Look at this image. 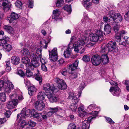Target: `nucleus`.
<instances>
[{
    "mask_svg": "<svg viewBox=\"0 0 129 129\" xmlns=\"http://www.w3.org/2000/svg\"><path fill=\"white\" fill-rule=\"evenodd\" d=\"M84 83H82L79 87L78 89L80 90L78 93V94L76 96L75 95L73 92L70 93L69 98L70 99H72V101L73 102L70 106V108L73 112H75L77 109V103L78 102L80 99L79 98L81 96V91L84 88L83 86Z\"/></svg>",
    "mask_w": 129,
    "mask_h": 129,
    "instance_id": "1",
    "label": "nucleus"
},
{
    "mask_svg": "<svg viewBox=\"0 0 129 129\" xmlns=\"http://www.w3.org/2000/svg\"><path fill=\"white\" fill-rule=\"evenodd\" d=\"M103 32L101 30H97L95 34H91L90 35V39L94 42H97L98 40L101 41L103 39Z\"/></svg>",
    "mask_w": 129,
    "mask_h": 129,
    "instance_id": "2",
    "label": "nucleus"
},
{
    "mask_svg": "<svg viewBox=\"0 0 129 129\" xmlns=\"http://www.w3.org/2000/svg\"><path fill=\"white\" fill-rule=\"evenodd\" d=\"M107 16L108 17L112 18L113 21L116 23L121 22L123 19L120 13H115L113 11L109 12L107 14Z\"/></svg>",
    "mask_w": 129,
    "mask_h": 129,
    "instance_id": "3",
    "label": "nucleus"
},
{
    "mask_svg": "<svg viewBox=\"0 0 129 129\" xmlns=\"http://www.w3.org/2000/svg\"><path fill=\"white\" fill-rule=\"evenodd\" d=\"M43 90L45 91L46 94H49L52 92H57L59 89L55 87L53 85H50L49 83L44 84L43 86Z\"/></svg>",
    "mask_w": 129,
    "mask_h": 129,
    "instance_id": "4",
    "label": "nucleus"
},
{
    "mask_svg": "<svg viewBox=\"0 0 129 129\" xmlns=\"http://www.w3.org/2000/svg\"><path fill=\"white\" fill-rule=\"evenodd\" d=\"M49 58L53 61H56L58 59V54L57 52V49L55 48L51 51H49Z\"/></svg>",
    "mask_w": 129,
    "mask_h": 129,
    "instance_id": "5",
    "label": "nucleus"
},
{
    "mask_svg": "<svg viewBox=\"0 0 129 129\" xmlns=\"http://www.w3.org/2000/svg\"><path fill=\"white\" fill-rule=\"evenodd\" d=\"M55 81L57 84L58 86L56 88L61 90H64L66 89L67 86L64 81L61 79L57 78L55 79Z\"/></svg>",
    "mask_w": 129,
    "mask_h": 129,
    "instance_id": "6",
    "label": "nucleus"
},
{
    "mask_svg": "<svg viewBox=\"0 0 129 129\" xmlns=\"http://www.w3.org/2000/svg\"><path fill=\"white\" fill-rule=\"evenodd\" d=\"M30 57L32 60L31 62V64L36 67H38L39 65V63L38 62L39 58L37 55H35L34 53L32 51L30 55Z\"/></svg>",
    "mask_w": 129,
    "mask_h": 129,
    "instance_id": "7",
    "label": "nucleus"
},
{
    "mask_svg": "<svg viewBox=\"0 0 129 129\" xmlns=\"http://www.w3.org/2000/svg\"><path fill=\"white\" fill-rule=\"evenodd\" d=\"M26 110L25 108L22 109L21 112V115L20 118L25 117L26 116L28 117L32 116V115L34 112V109L31 110L30 109H28L25 111Z\"/></svg>",
    "mask_w": 129,
    "mask_h": 129,
    "instance_id": "8",
    "label": "nucleus"
},
{
    "mask_svg": "<svg viewBox=\"0 0 129 129\" xmlns=\"http://www.w3.org/2000/svg\"><path fill=\"white\" fill-rule=\"evenodd\" d=\"M109 91L114 96H120L121 93V90L118 86L111 87Z\"/></svg>",
    "mask_w": 129,
    "mask_h": 129,
    "instance_id": "9",
    "label": "nucleus"
},
{
    "mask_svg": "<svg viewBox=\"0 0 129 129\" xmlns=\"http://www.w3.org/2000/svg\"><path fill=\"white\" fill-rule=\"evenodd\" d=\"M91 61L92 63L94 65L97 66L100 64L101 62L100 57L98 55L93 56L91 58Z\"/></svg>",
    "mask_w": 129,
    "mask_h": 129,
    "instance_id": "10",
    "label": "nucleus"
},
{
    "mask_svg": "<svg viewBox=\"0 0 129 129\" xmlns=\"http://www.w3.org/2000/svg\"><path fill=\"white\" fill-rule=\"evenodd\" d=\"M116 43L115 42L111 41L109 42L107 45L108 51L111 52L114 51H116V50H117L116 48Z\"/></svg>",
    "mask_w": 129,
    "mask_h": 129,
    "instance_id": "11",
    "label": "nucleus"
},
{
    "mask_svg": "<svg viewBox=\"0 0 129 129\" xmlns=\"http://www.w3.org/2000/svg\"><path fill=\"white\" fill-rule=\"evenodd\" d=\"M41 27L43 29L41 30V32L43 35L46 36L47 35V30L46 29V30L44 29H45L46 28L47 29H48V30H49L48 31V33L49 34H50L51 33V29L49 28L48 24H47L46 23H44L41 26Z\"/></svg>",
    "mask_w": 129,
    "mask_h": 129,
    "instance_id": "12",
    "label": "nucleus"
},
{
    "mask_svg": "<svg viewBox=\"0 0 129 129\" xmlns=\"http://www.w3.org/2000/svg\"><path fill=\"white\" fill-rule=\"evenodd\" d=\"M19 17V15L17 13L12 12L10 16L8 18V20L10 23L13 22L14 20L18 19Z\"/></svg>",
    "mask_w": 129,
    "mask_h": 129,
    "instance_id": "13",
    "label": "nucleus"
},
{
    "mask_svg": "<svg viewBox=\"0 0 129 129\" xmlns=\"http://www.w3.org/2000/svg\"><path fill=\"white\" fill-rule=\"evenodd\" d=\"M52 37L50 35L47 36L46 39L47 40H42L41 41V47L45 49H47L48 44L49 43Z\"/></svg>",
    "mask_w": 129,
    "mask_h": 129,
    "instance_id": "14",
    "label": "nucleus"
},
{
    "mask_svg": "<svg viewBox=\"0 0 129 129\" xmlns=\"http://www.w3.org/2000/svg\"><path fill=\"white\" fill-rule=\"evenodd\" d=\"M73 47L74 49L75 52H78L79 51V53L82 54L83 53L85 49L84 47H79V45L77 44V43L74 42L73 45Z\"/></svg>",
    "mask_w": 129,
    "mask_h": 129,
    "instance_id": "15",
    "label": "nucleus"
},
{
    "mask_svg": "<svg viewBox=\"0 0 129 129\" xmlns=\"http://www.w3.org/2000/svg\"><path fill=\"white\" fill-rule=\"evenodd\" d=\"M45 105L44 103L42 101H37L35 104V107L37 110L41 111L44 108Z\"/></svg>",
    "mask_w": 129,
    "mask_h": 129,
    "instance_id": "16",
    "label": "nucleus"
},
{
    "mask_svg": "<svg viewBox=\"0 0 129 129\" xmlns=\"http://www.w3.org/2000/svg\"><path fill=\"white\" fill-rule=\"evenodd\" d=\"M78 112L79 116L81 117H84L86 114V112L84 110L83 105H80L78 108Z\"/></svg>",
    "mask_w": 129,
    "mask_h": 129,
    "instance_id": "17",
    "label": "nucleus"
},
{
    "mask_svg": "<svg viewBox=\"0 0 129 129\" xmlns=\"http://www.w3.org/2000/svg\"><path fill=\"white\" fill-rule=\"evenodd\" d=\"M18 103L17 99H15L14 100H12L9 101L7 103V106L9 109H11L14 107L15 106L17 105Z\"/></svg>",
    "mask_w": 129,
    "mask_h": 129,
    "instance_id": "18",
    "label": "nucleus"
},
{
    "mask_svg": "<svg viewBox=\"0 0 129 129\" xmlns=\"http://www.w3.org/2000/svg\"><path fill=\"white\" fill-rule=\"evenodd\" d=\"M53 92L51 91L50 93L46 94V95L49 99V101L51 102H56L58 100V98L53 94Z\"/></svg>",
    "mask_w": 129,
    "mask_h": 129,
    "instance_id": "19",
    "label": "nucleus"
},
{
    "mask_svg": "<svg viewBox=\"0 0 129 129\" xmlns=\"http://www.w3.org/2000/svg\"><path fill=\"white\" fill-rule=\"evenodd\" d=\"M79 61L78 60H76L74 63L69 64L68 67V68L69 70L73 71L76 69L78 64Z\"/></svg>",
    "mask_w": 129,
    "mask_h": 129,
    "instance_id": "20",
    "label": "nucleus"
},
{
    "mask_svg": "<svg viewBox=\"0 0 129 129\" xmlns=\"http://www.w3.org/2000/svg\"><path fill=\"white\" fill-rule=\"evenodd\" d=\"M83 37V38H79V39L77 42H75L77 43V44L79 45V47H84V46H85V38L87 37Z\"/></svg>",
    "mask_w": 129,
    "mask_h": 129,
    "instance_id": "21",
    "label": "nucleus"
},
{
    "mask_svg": "<svg viewBox=\"0 0 129 129\" xmlns=\"http://www.w3.org/2000/svg\"><path fill=\"white\" fill-rule=\"evenodd\" d=\"M85 45L87 47L90 48L94 45L95 43L93 41H91V40H90L89 38L87 37L85 38Z\"/></svg>",
    "mask_w": 129,
    "mask_h": 129,
    "instance_id": "22",
    "label": "nucleus"
},
{
    "mask_svg": "<svg viewBox=\"0 0 129 129\" xmlns=\"http://www.w3.org/2000/svg\"><path fill=\"white\" fill-rule=\"evenodd\" d=\"M90 114L91 115H93L89 117L87 119V120H86L89 124L91 122L92 119L96 117V116L98 114V112L97 111H92L90 113Z\"/></svg>",
    "mask_w": 129,
    "mask_h": 129,
    "instance_id": "23",
    "label": "nucleus"
},
{
    "mask_svg": "<svg viewBox=\"0 0 129 129\" xmlns=\"http://www.w3.org/2000/svg\"><path fill=\"white\" fill-rule=\"evenodd\" d=\"M3 28L6 31L12 35H14V31L13 28L10 26L7 25L4 26Z\"/></svg>",
    "mask_w": 129,
    "mask_h": 129,
    "instance_id": "24",
    "label": "nucleus"
},
{
    "mask_svg": "<svg viewBox=\"0 0 129 129\" xmlns=\"http://www.w3.org/2000/svg\"><path fill=\"white\" fill-rule=\"evenodd\" d=\"M104 34L105 35L108 34H109L111 31V28L110 26L108 24H105L104 26Z\"/></svg>",
    "mask_w": 129,
    "mask_h": 129,
    "instance_id": "25",
    "label": "nucleus"
},
{
    "mask_svg": "<svg viewBox=\"0 0 129 129\" xmlns=\"http://www.w3.org/2000/svg\"><path fill=\"white\" fill-rule=\"evenodd\" d=\"M102 61L104 64H105L108 63L109 61V58L106 54H103L101 57Z\"/></svg>",
    "mask_w": 129,
    "mask_h": 129,
    "instance_id": "26",
    "label": "nucleus"
},
{
    "mask_svg": "<svg viewBox=\"0 0 129 129\" xmlns=\"http://www.w3.org/2000/svg\"><path fill=\"white\" fill-rule=\"evenodd\" d=\"M6 2L3 1L2 4H0V7L2 6L4 10H8L10 7L11 5Z\"/></svg>",
    "mask_w": 129,
    "mask_h": 129,
    "instance_id": "27",
    "label": "nucleus"
},
{
    "mask_svg": "<svg viewBox=\"0 0 129 129\" xmlns=\"http://www.w3.org/2000/svg\"><path fill=\"white\" fill-rule=\"evenodd\" d=\"M70 44L68 45V47L67 48L65 51L64 52V55L66 58L69 57L71 53V49L70 48Z\"/></svg>",
    "mask_w": 129,
    "mask_h": 129,
    "instance_id": "28",
    "label": "nucleus"
},
{
    "mask_svg": "<svg viewBox=\"0 0 129 129\" xmlns=\"http://www.w3.org/2000/svg\"><path fill=\"white\" fill-rule=\"evenodd\" d=\"M11 60L12 63L14 64L17 65L19 63V57L16 56H12L11 58Z\"/></svg>",
    "mask_w": 129,
    "mask_h": 129,
    "instance_id": "29",
    "label": "nucleus"
},
{
    "mask_svg": "<svg viewBox=\"0 0 129 129\" xmlns=\"http://www.w3.org/2000/svg\"><path fill=\"white\" fill-rule=\"evenodd\" d=\"M2 46L5 50L7 52L10 51L12 49L11 45L7 43H3Z\"/></svg>",
    "mask_w": 129,
    "mask_h": 129,
    "instance_id": "30",
    "label": "nucleus"
},
{
    "mask_svg": "<svg viewBox=\"0 0 129 129\" xmlns=\"http://www.w3.org/2000/svg\"><path fill=\"white\" fill-rule=\"evenodd\" d=\"M32 115V116H33L35 118L37 119L39 121H42L41 118V114H38L37 113L35 112V110L34 109V112Z\"/></svg>",
    "mask_w": 129,
    "mask_h": 129,
    "instance_id": "31",
    "label": "nucleus"
},
{
    "mask_svg": "<svg viewBox=\"0 0 129 129\" xmlns=\"http://www.w3.org/2000/svg\"><path fill=\"white\" fill-rule=\"evenodd\" d=\"M60 14V11L59 9L53 10L52 17L53 19H56Z\"/></svg>",
    "mask_w": 129,
    "mask_h": 129,
    "instance_id": "32",
    "label": "nucleus"
},
{
    "mask_svg": "<svg viewBox=\"0 0 129 129\" xmlns=\"http://www.w3.org/2000/svg\"><path fill=\"white\" fill-rule=\"evenodd\" d=\"M90 124L86 120L83 121L82 123L81 127L82 129H89Z\"/></svg>",
    "mask_w": 129,
    "mask_h": 129,
    "instance_id": "33",
    "label": "nucleus"
},
{
    "mask_svg": "<svg viewBox=\"0 0 129 129\" xmlns=\"http://www.w3.org/2000/svg\"><path fill=\"white\" fill-rule=\"evenodd\" d=\"M28 94L30 96H32L36 90V88L34 86H31L28 89Z\"/></svg>",
    "mask_w": 129,
    "mask_h": 129,
    "instance_id": "34",
    "label": "nucleus"
},
{
    "mask_svg": "<svg viewBox=\"0 0 129 129\" xmlns=\"http://www.w3.org/2000/svg\"><path fill=\"white\" fill-rule=\"evenodd\" d=\"M46 96L45 93L44 92H40L37 96L38 99L40 100H43Z\"/></svg>",
    "mask_w": 129,
    "mask_h": 129,
    "instance_id": "35",
    "label": "nucleus"
},
{
    "mask_svg": "<svg viewBox=\"0 0 129 129\" xmlns=\"http://www.w3.org/2000/svg\"><path fill=\"white\" fill-rule=\"evenodd\" d=\"M21 54L23 56L29 55L30 52L29 50L26 48H24L21 51Z\"/></svg>",
    "mask_w": 129,
    "mask_h": 129,
    "instance_id": "36",
    "label": "nucleus"
},
{
    "mask_svg": "<svg viewBox=\"0 0 129 129\" xmlns=\"http://www.w3.org/2000/svg\"><path fill=\"white\" fill-rule=\"evenodd\" d=\"M90 1V0H83L82 3L83 6L86 7H89L91 4V3L89 2Z\"/></svg>",
    "mask_w": 129,
    "mask_h": 129,
    "instance_id": "37",
    "label": "nucleus"
},
{
    "mask_svg": "<svg viewBox=\"0 0 129 129\" xmlns=\"http://www.w3.org/2000/svg\"><path fill=\"white\" fill-rule=\"evenodd\" d=\"M64 10L66 11L68 13L70 14L71 11V6L70 5H66L63 7Z\"/></svg>",
    "mask_w": 129,
    "mask_h": 129,
    "instance_id": "38",
    "label": "nucleus"
},
{
    "mask_svg": "<svg viewBox=\"0 0 129 129\" xmlns=\"http://www.w3.org/2000/svg\"><path fill=\"white\" fill-rule=\"evenodd\" d=\"M6 96L5 94L4 93H0V100L2 102H5L6 100Z\"/></svg>",
    "mask_w": 129,
    "mask_h": 129,
    "instance_id": "39",
    "label": "nucleus"
},
{
    "mask_svg": "<svg viewBox=\"0 0 129 129\" xmlns=\"http://www.w3.org/2000/svg\"><path fill=\"white\" fill-rule=\"evenodd\" d=\"M50 109L54 114L57 112L58 111L62 110L61 108L58 107L55 108H50Z\"/></svg>",
    "mask_w": 129,
    "mask_h": 129,
    "instance_id": "40",
    "label": "nucleus"
},
{
    "mask_svg": "<svg viewBox=\"0 0 129 129\" xmlns=\"http://www.w3.org/2000/svg\"><path fill=\"white\" fill-rule=\"evenodd\" d=\"M30 62V60L28 57H25L22 59V62L23 63L27 64Z\"/></svg>",
    "mask_w": 129,
    "mask_h": 129,
    "instance_id": "41",
    "label": "nucleus"
},
{
    "mask_svg": "<svg viewBox=\"0 0 129 129\" xmlns=\"http://www.w3.org/2000/svg\"><path fill=\"white\" fill-rule=\"evenodd\" d=\"M9 40V37L7 36L4 35L3 37V38L1 41V43L3 44V43H6V42L8 41Z\"/></svg>",
    "mask_w": 129,
    "mask_h": 129,
    "instance_id": "42",
    "label": "nucleus"
},
{
    "mask_svg": "<svg viewBox=\"0 0 129 129\" xmlns=\"http://www.w3.org/2000/svg\"><path fill=\"white\" fill-rule=\"evenodd\" d=\"M42 50L41 48H38L36 50V54H35L36 55H37L38 57H42L41 52L42 51Z\"/></svg>",
    "mask_w": 129,
    "mask_h": 129,
    "instance_id": "43",
    "label": "nucleus"
},
{
    "mask_svg": "<svg viewBox=\"0 0 129 129\" xmlns=\"http://www.w3.org/2000/svg\"><path fill=\"white\" fill-rule=\"evenodd\" d=\"M64 2L63 0H57L56 5L58 7H61L64 4Z\"/></svg>",
    "mask_w": 129,
    "mask_h": 129,
    "instance_id": "44",
    "label": "nucleus"
},
{
    "mask_svg": "<svg viewBox=\"0 0 129 129\" xmlns=\"http://www.w3.org/2000/svg\"><path fill=\"white\" fill-rule=\"evenodd\" d=\"M101 51L103 52H106L108 50V48L107 47V45L105 44H103L101 46Z\"/></svg>",
    "mask_w": 129,
    "mask_h": 129,
    "instance_id": "45",
    "label": "nucleus"
},
{
    "mask_svg": "<svg viewBox=\"0 0 129 129\" xmlns=\"http://www.w3.org/2000/svg\"><path fill=\"white\" fill-rule=\"evenodd\" d=\"M77 76V73L76 72L74 71L72 72L70 75V78L74 79Z\"/></svg>",
    "mask_w": 129,
    "mask_h": 129,
    "instance_id": "46",
    "label": "nucleus"
},
{
    "mask_svg": "<svg viewBox=\"0 0 129 129\" xmlns=\"http://www.w3.org/2000/svg\"><path fill=\"white\" fill-rule=\"evenodd\" d=\"M7 83L8 87L12 89L14 88L13 85L10 81L8 80L7 82Z\"/></svg>",
    "mask_w": 129,
    "mask_h": 129,
    "instance_id": "47",
    "label": "nucleus"
},
{
    "mask_svg": "<svg viewBox=\"0 0 129 129\" xmlns=\"http://www.w3.org/2000/svg\"><path fill=\"white\" fill-rule=\"evenodd\" d=\"M26 69L27 70H33L34 68L35 67H36L34 66L33 65H32L31 63L30 64H26Z\"/></svg>",
    "mask_w": 129,
    "mask_h": 129,
    "instance_id": "48",
    "label": "nucleus"
},
{
    "mask_svg": "<svg viewBox=\"0 0 129 129\" xmlns=\"http://www.w3.org/2000/svg\"><path fill=\"white\" fill-rule=\"evenodd\" d=\"M119 26L116 24H115L113 26V30L115 33H118L119 30Z\"/></svg>",
    "mask_w": 129,
    "mask_h": 129,
    "instance_id": "49",
    "label": "nucleus"
},
{
    "mask_svg": "<svg viewBox=\"0 0 129 129\" xmlns=\"http://www.w3.org/2000/svg\"><path fill=\"white\" fill-rule=\"evenodd\" d=\"M90 59L89 56L86 55L84 56L82 58L83 61L85 62H89Z\"/></svg>",
    "mask_w": 129,
    "mask_h": 129,
    "instance_id": "50",
    "label": "nucleus"
},
{
    "mask_svg": "<svg viewBox=\"0 0 129 129\" xmlns=\"http://www.w3.org/2000/svg\"><path fill=\"white\" fill-rule=\"evenodd\" d=\"M28 126L32 127L35 126L36 124V123L35 122L31 120L29 121L28 123Z\"/></svg>",
    "mask_w": 129,
    "mask_h": 129,
    "instance_id": "51",
    "label": "nucleus"
},
{
    "mask_svg": "<svg viewBox=\"0 0 129 129\" xmlns=\"http://www.w3.org/2000/svg\"><path fill=\"white\" fill-rule=\"evenodd\" d=\"M37 71L38 72V73L37 74H35L36 76H37L35 77V79L39 81V83L40 84V83H41V82L42 78L38 76L39 73V71L38 70H37Z\"/></svg>",
    "mask_w": 129,
    "mask_h": 129,
    "instance_id": "52",
    "label": "nucleus"
},
{
    "mask_svg": "<svg viewBox=\"0 0 129 129\" xmlns=\"http://www.w3.org/2000/svg\"><path fill=\"white\" fill-rule=\"evenodd\" d=\"M95 105L94 104H91L88 106V111H91L93 110L95 108Z\"/></svg>",
    "mask_w": 129,
    "mask_h": 129,
    "instance_id": "53",
    "label": "nucleus"
},
{
    "mask_svg": "<svg viewBox=\"0 0 129 129\" xmlns=\"http://www.w3.org/2000/svg\"><path fill=\"white\" fill-rule=\"evenodd\" d=\"M28 6L29 8H31L33 6V0H28Z\"/></svg>",
    "mask_w": 129,
    "mask_h": 129,
    "instance_id": "54",
    "label": "nucleus"
},
{
    "mask_svg": "<svg viewBox=\"0 0 129 129\" xmlns=\"http://www.w3.org/2000/svg\"><path fill=\"white\" fill-rule=\"evenodd\" d=\"M26 74L27 77H30L33 75V73L30 70L27 69Z\"/></svg>",
    "mask_w": 129,
    "mask_h": 129,
    "instance_id": "55",
    "label": "nucleus"
},
{
    "mask_svg": "<svg viewBox=\"0 0 129 129\" xmlns=\"http://www.w3.org/2000/svg\"><path fill=\"white\" fill-rule=\"evenodd\" d=\"M68 129H76V126L73 123H70L68 126Z\"/></svg>",
    "mask_w": 129,
    "mask_h": 129,
    "instance_id": "56",
    "label": "nucleus"
},
{
    "mask_svg": "<svg viewBox=\"0 0 129 129\" xmlns=\"http://www.w3.org/2000/svg\"><path fill=\"white\" fill-rule=\"evenodd\" d=\"M129 43V42L127 40H125V42L123 41L122 43H120L119 44V45L121 46L123 45L124 46H126Z\"/></svg>",
    "mask_w": 129,
    "mask_h": 129,
    "instance_id": "57",
    "label": "nucleus"
},
{
    "mask_svg": "<svg viewBox=\"0 0 129 129\" xmlns=\"http://www.w3.org/2000/svg\"><path fill=\"white\" fill-rule=\"evenodd\" d=\"M22 4V2L19 1H17L15 3V6L18 8H20Z\"/></svg>",
    "mask_w": 129,
    "mask_h": 129,
    "instance_id": "58",
    "label": "nucleus"
},
{
    "mask_svg": "<svg viewBox=\"0 0 129 129\" xmlns=\"http://www.w3.org/2000/svg\"><path fill=\"white\" fill-rule=\"evenodd\" d=\"M61 73L62 75L64 76L66 75L67 74V70L65 68H63L62 69L61 71Z\"/></svg>",
    "mask_w": 129,
    "mask_h": 129,
    "instance_id": "59",
    "label": "nucleus"
},
{
    "mask_svg": "<svg viewBox=\"0 0 129 129\" xmlns=\"http://www.w3.org/2000/svg\"><path fill=\"white\" fill-rule=\"evenodd\" d=\"M17 74L21 77H23L24 75L23 72L21 70H18L17 72Z\"/></svg>",
    "mask_w": 129,
    "mask_h": 129,
    "instance_id": "60",
    "label": "nucleus"
},
{
    "mask_svg": "<svg viewBox=\"0 0 129 129\" xmlns=\"http://www.w3.org/2000/svg\"><path fill=\"white\" fill-rule=\"evenodd\" d=\"M124 17L125 20L127 21H129V11L125 13Z\"/></svg>",
    "mask_w": 129,
    "mask_h": 129,
    "instance_id": "61",
    "label": "nucleus"
},
{
    "mask_svg": "<svg viewBox=\"0 0 129 129\" xmlns=\"http://www.w3.org/2000/svg\"><path fill=\"white\" fill-rule=\"evenodd\" d=\"M28 124V123L26 122L25 120L22 121L21 122L20 125L21 127L23 128L24 127Z\"/></svg>",
    "mask_w": 129,
    "mask_h": 129,
    "instance_id": "62",
    "label": "nucleus"
},
{
    "mask_svg": "<svg viewBox=\"0 0 129 129\" xmlns=\"http://www.w3.org/2000/svg\"><path fill=\"white\" fill-rule=\"evenodd\" d=\"M106 119L107 122L108 123L110 124H114V122L112 120V119L111 118L109 117H107Z\"/></svg>",
    "mask_w": 129,
    "mask_h": 129,
    "instance_id": "63",
    "label": "nucleus"
},
{
    "mask_svg": "<svg viewBox=\"0 0 129 129\" xmlns=\"http://www.w3.org/2000/svg\"><path fill=\"white\" fill-rule=\"evenodd\" d=\"M11 112L9 111H6L4 114L7 117L9 118L11 114Z\"/></svg>",
    "mask_w": 129,
    "mask_h": 129,
    "instance_id": "64",
    "label": "nucleus"
}]
</instances>
